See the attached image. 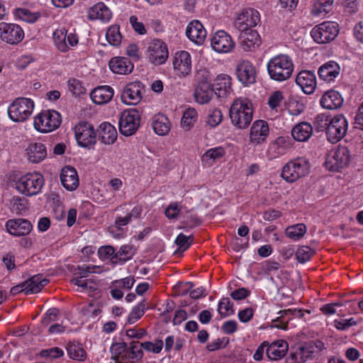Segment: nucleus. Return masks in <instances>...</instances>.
I'll return each mask as SVG.
<instances>
[{
	"label": "nucleus",
	"instance_id": "nucleus-31",
	"mask_svg": "<svg viewBox=\"0 0 363 363\" xmlns=\"http://www.w3.org/2000/svg\"><path fill=\"white\" fill-rule=\"evenodd\" d=\"M231 77L227 74H220L212 85L215 94L218 97H225L232 91Z\"/></svg>",
	"mask_w": 363,
	"mask_h": 363
},
{
	"label": "nucleus",
	"instance_id": "nucleus-12",
	"mask_svg": "<svg viewBox=\"0 0 363 363\" xmlns=\"http://www.w3.org/2000/svg\"><path fill=\"white\" fill-rule=\"evenodd\" d=\"M74 134L77 144L80 147H89L96 142L94 128L89 122L79 123L74 128Z\"/></svg>",
	"mask_w": 363,
	"mask_h": 363
},
{
	"label": "nucleus",
	"instance_id": "nucleus-7",
	"mask_svg": "<svg viewBox=\"0 0 363 363\" xmlns=\"http://www.w3.org/2000/svg\"><path fill=\"white\" fill-rule=\"evenodd\" d=\"M308 172V163L303 159H297L289 161L283 167L281 176L286 182L292 183L306 176Z\"/></svg>",
	"mask_w": 363,
	"mask_h": 363
},
{
	"label": "nucleus",
	"instance_id": "nucleus-62",
	"mask_svg": "<svg viewBox=\"0 0 363 363\" xmlns=\"http://www.w3.org/2000/svg\"><path fill=\"white\" fill-rule=\"evenodd\" d=\"M64 352L59 347H52L47 350H43L40 352V355L43 357H50L51 359H56L62 357Z\"/></svg>",
	"mask_w": 363,
	"mask_h": 363
},
{
	"label": "nucleus",
	"instance_id": "nucleus-2",
	"mask_svg": "<svg viewBox=\"0 0 363 363\" xmlns=\"http://www.w3.org/2000/svg\"><path fill=\"white\" fill-rule=\"evenodd\" d=\"M267 69L272 79L277 82H284L291 77L294 71V64L289 55L279 54L268 61Z\"/></svg>",
	"mask_w": 363,
	"mask_h": 363
},
{
	"label": "nucleus",
	"instance_id": "nucleus-47",
	"mask_svg": "<svg viewBox=\"0 0 363 363\" xmlns=\"http://www.w3.org/2000/svg\"><path fill=\"white\" fill-rule=\"evenodd\" d=\"M15 14L19 19L30 23L35 22L41 16L39 12H31L27 9L21 8L16 9Z\"/></svg>",
	"mask_w": 363,
	"mask_h": 363
},
{
	"label": "nucleus",
	"instance_id": "nucleus-33",
	"mask_svg": "<svg viewBox=\"0 0 363 363\" xmlns=\"http://www.w3.org/2000/svg\"><path fill=\"white\" fill-rule=\"evenodd\" d=\"M340 72L339 65L335 61H329L320 67L318 75L321 79L330 82L339 75Z\"/></svg>",
	"mask_w": 363,
	"mask_h": 363
},
{
	"label": "nucleus",
	"instance_id": "nucleus-39",
	"mask_svg": "<svg viewBox=\"0 0 363 363\" xmlns=\"http://www.w3.org/2000/svg\"><path fill=\"white\" fill-rule=\"evenodd\" d=\"M214 90L212 85H204L203 86H196L194 92V97L200 104L208 103L213 96Z\"/></svg>",
	"mask_w": 363,
	"mask_h": 363
},
{
	"label": "nucleus",
	"instance_id": "nucleus-51",
	"mask_svg": "<svg viewBox=\"0 0 363 363\" xmlns=\"http://www.w3.org/2000/svg\"><path fill=\"white\" fill-rule=\"evenodd\" d=\"M233 306L229 298H223L219 302L218 312L222 317H227L234 313Z\"/></svg>",
	"mask_w": 363,
	"mask_h": 363
},
{
	"label": "nucleus",
	"instance_id": "nucleus-19",
	"mask_svg": "<svg viewBox=\"0 0 363 363\" xmlns=\"http://www.w3.org/2000/svg\"><path fill=\"white\" fill-rule=\"evenodd\" d=\"M173 67L177 75L186 77L191 72V57L187 51H179L174 54Z\"/></svg>",
	"mask_w": 363,
	"mask_h": 363
},
{
	"label": "nucleus",
	"instance_id": "nucleus-27",
	"mask_svg": "<svg viewBox=\"0 0 363 363\" xmlns=\"http://www.w3.org/2000/svg\"><path fill=\"white\" fill-rule=\"evenodd\" d=\"M111 70L119 74H128L133 72L134 65L130 60L125 57H115L108 63Z\"/></svg>",
	"mask_w": 363,
	"mask_h": 363
},
{
	"label": "nucleus",
	"instance_id": "nucleus-55",
	"mask_svg": "<svg viewBox=\"0 0 363 363\" xmlns=\"http://www.w3.org/2000/svg\"><path fill=\"white\" fill-rule=\"evenodd\" d=\"M313 255V250L308 246L300 247L296 252V258L300 263L309 261Z\"/></svg>",
	"mask_w": 363,
	"mask_h": 363
},
{
	"label": "nucleus",
	"instance_id": "nucleus-32",
	"mask_svg": "<svg viewBox=\"0 0 363 363\" xmlns=\"http://www.w3.org/2000/svg\"><path fill=\"white\" fill-rule=\"evenodd\" d=\"M113 96V90L109 86H98L90 93L92 101L99 105L108 103Z\"/></svg>",
	"mask_w": 363,
	"mask_h": 363
},
{
	"label": "nucleus",
	"instance_id": "nucleus-30",
	"mask_svg": "<svg viewBox=\"0 0 363 363\" xmlns=\"http://www.w3.org/2000/svg\"><path fill=\"white\" fill-rule=\"evenodd\" d=\"M88 17L90 20L108 22L112 17V13L104 3L99 2L88 10Z\"/></svg>",
	"mask_w": 363,
	"mask_h": 363
},
{
	"label": "nucleus",
	"instance_id": "nucleus-52",
	"mask_svg": "<svg viewBox=\"0 0 363 363\" xmlns=\"http://www.w3.org/2000/svg\"><path fill=\"white\" fill-rule=\"evenodd\" d=\"M222 120L223 114L220 110L215 108L209 111L206 123L211 128H215L221 123Z\"/></svg>",
	"mask_w": 363,
	"mask_h": 363
},
{
	"label": "nucleus",
	"instance_id": "nucleus-41",
	"mask_svg": "<svg viewBox=\"0 0 363 363\" xmlns=\"http://www.w3.org/2000/svg\"><path fill=\"white\" fill-rule=\"evenodd\" d=\"M67 351L69 357L74 360L84 361L86 358V352L82 344L79 342H69L67 345Z\"/></svg>",
	"mask_w": 363,
	"mask_h": 363
},
{
	"label": "nucleus",
	"instance_id": "nucleus-42",
	"mask_svg": "<svg viewBox=\"0 0 363 363\" xmlns=\"http://www.w3.org/2000/svg\"><path fill=\"white\" fill-rule=\"evenodd\" d=\"M127 343L113 342L112 343L110 352L111 353V359L115 361V363H125L123 360L124 354H126Z\"/></svg>",
	"mask_w": 363,
	"mask_h": 363
},
{
	"label": "nucleus",
	"instance_id": "nucleus-20",
	"mask_svg": "<svg viewBox=\"0 0 363 363\" xmlns=\"http://www.w3.org/2000/svg\"><path fill=\"white\" fill-rule=\"evenodd\" d=\"M211 43L212 48L220 53L230 52L235 45L230 35L222 30L214 34Z\"/></svg>",
	"mask_w": 363,
	"mask_h": 363
},
{
	"label": "nucleus",
	"instance_id": "nucleus-63",
	"mask_svg": "<svg viewBox=\"0 0 363 363\" xmlns=\"http://www.w3.org/2000/svg\"><path fill=\"white\" fill-rule=\"evenodd\" d=\"M344 12L348 15H352L357 12L358 4L357 0H343L342 3Z\"/></svg>",
	"mask_w": 363,
	"mask_h": 363
},
{
	"label": "nucleus",
	"instance_id": "nucleus-15",
	"mask_svg": "<svg viewBox=\"0 0 363 363\" xmlns=\"http://www.w3.org/2000/svg\"><path fill=\"white\" fill-rule=\"evenodd\" d=\"M347 128L348 123L343 115L339 114L334 116L330 121L326 133L328 140L333 143L338 142L345 135Z\"/></svg>",
	"mask_w": 363,
	"mask_h": 363
},
{
	"label": "nucleus",
	"instance_id": "nucleus-13",
	"mask_svg": "<svg viewBox=\"0 0 363 363\" xmlns=\"http://www.w3.org/2000/svg\"><path fill=\"white\" fill-rule=\"evenodd\" d=\"M169 52L166 43L160 39H153L147 43V57L157 65L164 64L167 60Z\"/></svg>",
	"mask_w": 363,
	"mask_h": 363
},
{
	"label": "nucleus",
	"instance_id": "nucleus-59",
	"mask_svg": "<svg viewBox=\"0 0 363 363\" xmlns=\"http://www.w3.org/2000/svg\"><path fill=\"white\" fill-rule=\"evenodd\" d=\"M98 255L101 259L106 260L110 259L112 262V257H115L116 252L112 246L106 245L99 248Z\"/></svg>",
	"mask_w": 363,
	"mask_h": 363
},
{
	"label": "nucleus",
	"instance_id": "nucleus-54",
	"mask_svg": "<svg viewBox=\"0 0 363 363\" xmlns=\"http://www.w3.org/2000/svg\"><path fill=\"white\" fill-rule=\"evenodd\" d=\"M195 80L197 83L196 86H203L204 85H212L211 83L210 72L206 69H199L195 74Z\"/></svg>",
	"mask_w": 363,
	"mask_h": 363
},
{
	"label": "nucleus",
	"instance_id": "nucleus-10",
	"mask_svg": "<svg viewBox=\"0 0 363 363\" xmlns=\"http://www.w3.org/2000/svg\"><path fill=\"white\" fill-rule=\"evenodd\" d=\"M324 349V343L318 340L304 343L294 352H290V359L294 363H303L312 357L313 354Z\"/></svg>",
	"mask_w": 363,
	"mask_h": 363
},
{
	"label": "nucleus",
	"instance_id": "nucleus-50",
	"mask_svg": "<svg viewBox=\"0 0 363 363\" xmlns=\"http://www.w3.org/2000/svg\"><path fill=\"white\" fill-rule=\"evenodd\" d=\"M141 345L143 350L154 354H158L162 351L164 342L162 339H156L154 342L146 341L141 342Z\"/></svg>",
	"mask_w": 363,
	"mask_h": 363
},
{
	"label": "nucleus",
	"instance_id": "nucleus-37",
	"mask_svg": "<svg viewBox=\"0 0 363 363\" xmlns=\"http://www.w3.org/2000/svg\"><path fill=\"white\" fill-rule=\"evenodd\" d=\"M49 280L43 278L41 274H36L25 281L27 287L26 294L40 292L46 286Z\"/></svg>",
	"mask_w": 363,
	"mask_h": 363
},
{
	"label": "nucleus",
	"instance_id": "nucleus-24",
	"mask_svg": "<svg viewBox=\"0 0 363 363\" xmlns=\"http://www.w3.org/2000/svg\"><path fill=\"white\" fill-rule=\"evenodd\" d=\"M296 83L306 94H312L316 87V77L313 72L302 70L296 76Z\"/></svg>",
	"mask_w": 363,
	"mask_h": 363
},
{
	"label": "nucleus",
	"instance_id": "nucleus-8",
	"mask_svg": "<svg viewBox=\"0 0 363 363\" xmlns=\"http://www.w3.org/2000/svg\"><path fill=\"white\" fill-rule=\"evenodd\" d=\"M339 33L338 24L333 21H325L315 26L311 31V37L320 44L333 40Z\"/></svg>",
	"mask_w": 363,
	"mask_h": 363
},
{
	"label": "nucleus",
	"instance_id": "nucleus-3",
	"mask_svg": "<svg viewBox=\"0 0 363 363\" xmlns=\"http://www.w3.org/2000/svg\"><path fill=\"white\" fill-rule=\"evenodd\" d=\"M44 184V178L41 174L27 173L16 181V188L21 194L26 196H32L41 191Z\"/></svg>",
	"mask_w": 363,
	"mask_h": 363
},
{
	"label": "nucleus",
	"instance_id": "nucleus-49",
	"mask_svg": "<svg viewBox=\"0 0 363 363\" xmlns=\"http://www.w3.org/2000/svg\"><path fill=\"white\" fill-rule=\"evenodd\" d=\"M197 111L193 108H187L182 118L181 124L184 127H190L197 119Z\"/></svg>",
	"mask_w": 363,
	"mask_h": 363
},
{
	"label": "nucleus",
	"instance_id": "nucleus-38",
	"mask_svg": "<svg viewBox=\"0 0 363 363\" xmlns=\"http://www.w3.org/2000/svg\"><path fill=\"white\" fill-rule=\"evenodd\" d=\"M152 125L155 133L159 135H165L170 130V122L167 117L163 114L155 116Z\"/></svg>",
	"mask_w": 363,
	"mask_h": 363
},
{
	"label": "nucleus",
	"instance_id": "nucleus-40",
	"mask_svg": "<svg viewBox=\"0 0 363 363\" xmlns=\"http://www.w3.org/2000/svg\"><path fill=\"white\" fill-rule=\"evenodd\" d=\"M279 313H281V316L278 317L277 319L274 320V326L282 330H286L287 328L288 325V320L285 321L284 320H283L284 316H294L298 318H301L303 316V311L301 310L296 309H288L281 311Z\"/></svg>",
	"mask_w": 363,
	"mask_h": 363
},
{
	"label": "nucleus",
	"instance_id": "nucleus-43",
	"mask_svg": "<svg viewBox=\"0 0 363 363\" xmlns=\"http://www.w3.org/2000/svg\"><path fill=\"white\" fill-rule=\"evenodd\" d=\"M142 213V208L140 206L134 207L130 212L127 213L126 216H117L115 220V225L118 229L121 228L122 226L126 225L130 223L133 218H138Z\"/></svg>",
	"mask_w": 363,
	"mask_h": 363
},
{
	"label": "nucleus",
	"instance_id": "nucleus-25",
	"mask_svg": "<svg viewBox=\"0 0 363 363\" xmlns=\"http://www.w3.org/2000/svg\"><path fill=\"white\" fill-rule=\"evenodd\" d=\"M62 186L69 191L75 190L79 186V177L77 170L70 166L62 168L60 173Z\"/></svg>",
	"mask_w": 363,
	"mask_h": 363
},
{
	"label": "nucleus",
	"instance_id": "nucleus-29",
	"mask_svg": "<svg viewBox=\"0 0 363 363\" xmlns=\"http://www.w3.org/2000/svg\"><path fill=\"white\" fill-rule=\"evenodd\" d=\"M343 101V98L338 91L330 89L322 96L320 104L325 109L333 110L341 107Z\"/></svg>",
	"mask_w": 363,
	"mask_h": 363
},
{
	"label": "nucleus",
	"instance_id": "nucleus-9",
	"mask_svg": "<svg viewBox=\"0 0 363 363\" xmlns=\"http://www.w3.org/2000/svg\"><path fill=\"white\" fill-rule=\"evenodd\" d=\"M141 116L136 108L125 110L119 119V130L122 135L130 136L134 134L140 125Z\"/></svg>",
	"mask_w": 363,
	"mask_h": 363
},
{
	"label": "nucleus",
	"instance_id": "nucleus-56",
	"mask_svg": "<svg viewBox=\"0 0 363 363\" xmlns=\"http://www.w3.org/2000/svg\"><path fill=\"white\" fill-rule=\"evenodd\" d=\"M329 116L324 113L316 116L314 121V126L318 132H322L328 129L330 125Z\"/></svg>",
	"mask_w": 363,
	"mask_h": 363
},
{
	"label": "nucleus",
	"instance_id": "nucleus-4",
	"mask_svg": "<svg viewBox=\"0 0 363 363\" xmlns=\"http://www.w3.org/2000/svg\"><path fill=\"white\" fill-rule=\"evenodd\" d=\"M34 108L33 100L21 97L15 99L8 108L9 117L13 122H23L32 114Z\"/></svg>",
	"mask_w": 363,
	"mask_h": 363
},
{
	"label": "nucleus",
	"instance_id": "nucleus-21",
	"mask_svg": "<svg viewBox=\"0 0 363 363\" xmlns=\"http://www.w3.org/2000/svg\"><path fill=\"white\" fill-rule=\"evenodd\" d=\"M269 126L265 121L257 120L255 121L250 128V143L257 145L264 142L269 135Z\"/></svg>",
	"mask_w": 363,
	"mask_h": 363
},
{
	"label": "nucleus",
	"instance_id": "nucleus-1",
	"mask_svg": "<svg viewBox=\"0 0 363 363\" xmlns=\"http://www.w3.org/2000/svg\"><path fill=\"white\" fill-rule=\"evenodd\" d=\"M252 104L247 98L235 99L229 111L232 123L240 129H245L249 126L252 120Z\"/></svg>",
	"mask_w": 363,
	"mask_h": 363
},
{
	"label": "nucleus",
	"instance_id": "nucleus-64",
	"mask_svg": "<svg viewBox=\"0 0 363 363\" xmlns=\"http://www.w3.org/2000/svg\"><path fill=\"white\" fill-rule=\"evenodd\" d=\"M228 341L229 340L228 337H223L221 339L218 338L214 341L208 343L206 346V348L208 351L211 352L216 351L220 348L225 347L228 345Z\"/></svg>",
	"mask_w": 363,
	"mask_h": 363
},
{
	"label": "nucleus",
	"instance_id": "nucleus-6",
	"mask_svg": "<svg viewBox=\"0 0 363 363\" xmlns=\"http://www.w3.org/2000/svg\"><path fill=\"white\" fill-rule=\"evenodd\" d=\"M350 157L348 148L346 146L339 145L330 150L326 157L325 166L330 171H339L348 165Z\"/></svg>",
	"mask_w": 363,
	"mask_h": 363
},
{
	"label": "nucleus",
	"instance_id": "nucleus-60",
	"mask_svg": "<svg viewBox=\"0 0 363 363\" xmlns=\"http://www.w3.org/2000/svg\"><path fill=\"white\" fill-rule=\"evenodd\" d=\"M357 324V321L353 318L348 319L342 318L334 321V326L339 330H346L349 328L356 325Z\"/></svg>",
	"mask_w": 363,
	"mask_h": 363
},
{
	"label": "nucleus",
	"instance_id": "nucleus-23",
	"mask_svg": "<svg viewBox=\"0 0 363 363\" xmlns=\"http://www.w3.org/2000/svg\"><path fill=\"white\" fill-rule=\"evenodd\" d=\"M239 42L242 49L246 52H249L260 45L261 38L256 30L251 29L240 32Z\"/></svg>",
	"mask_w": 363,
	"mask_h": 363
},
{
	"label": "nucleus",
	"instance_id": "nucleus-5",
	"mask_svg": "<svg viewBox=\"0 0 363 363\" xmlns=\"http://www.w3.org/2000/svg\"><path fill=\"white\" fill-rule=\"evenodd\" d=\"M60 114L54 110L44 111L34 118L35 128L41 133H48L57 129L61 124Z\"/></svg>",
	"mask_w": 363,
	"mask_h": 363
},
{
	"label": "nucleus",
	"instance_id": "nucleus-53",
	"mask_svg": "<svg viewBox=\"0 0 363 363\" xmlns=\"http://www.w3.org/2000/svg\"><path fill=\"white\" fill-rule=\"evenodd\" d=\"M106 37L108 42L113 45H118L121 42V35L117 26H111L106 31Z\"/></svg>",
	"mask_w": 363,
	"mask_h": 363
},
{
	"label": "nucleus",
	"instance_id": "nucleus-44",
	"mask_svg": "<svg viewBox=\"0 0 363 363\" xmlns=\"http://www.w3.org/2000/svg\"><path fill=\"white\" fill-rule=\"evenodd\" d=\"M133 254L134 252L130 246L123 245L116 252L115 257H112V262L113 264H124L132 258Z\"/></svg>",
	"mask_w": 363,
	"mask_h": 363
},
{
	"label": "nucleus",
	"instance_id": "nucleus-14",
	"mask_svg": "<svg viewBox=\"0 0 363 363\" xmlns=\"http://www.w3.org/2000/svg\"><path fill=\"white\" fill-rule=\"evenodd\" d=\"M24 38V31L16 23H0V39L8 44L16 45Z\"/></svg>",
	"mask_w": 363,
	"mask_h": 363
},
{
	"label": "nucleus",
	"instance_id": "nucleus-61",
	"mask_svg": "<svg viewBox=\"0 0 363 363\" xmlns=\"http://www.w3.org/2000/svg\"><path fill=\"white\" fill-rule=\"evenodd\" d=\"M135 279L132 276L127 277L124 279L116 280L112 282L113 286H116L117 288L124 289H130L134 283Z\"/></svg>",
	"mask_w": 363,
	"mask_h": 363
},
{
	"label": "nucleus",
	"instance_id": "nucleus-17",
	"mask_svg": "<svg viewBox=\"0 0 363 363\" xmlns=\"http://www.w3.org/2000/svg\"><path fill=\"white\" fill-rule=\"evenodd\" d=\"M52 38L56 48L61 52H67L70 47L78 44V36L72 33H67L65 28H58L52 34Z\"/></svg>",
	"mask_w": 363,
	"mask_h": 363
},
{
	"label": "nucleus",
	"instance_id": "nucleus-36",
	"mask_svg": "<svg viewBox=\"0 0 363 363\" xmlns=\"http://www.w3.org/2000/svg\"><path fill=\"white\" fill-rule=\"evenodd\" d=\"M100 140L105 144H113L117 138V132L111 123L104 122L99 126L98 130Z\"/></svg>",
	"mask_w": 363,
	"mask_h": 363
},
{
	"label": "nucleus",
	"instance_id": "nucleus-48",
	"mask_svg": "<svg viewBox=\"0 0 363 363\" xmlns=\"http://www.w3.org/2000/svg\"><path fill=\"white\" fill-rule=\"evenodd\" d=\"M148 307L145 301H140L136 306H135L132 311L130 313L128 318L129 324H133L139 320L147 310Z\"/></svg>",
	"mask_w": 363,
	"mask_h": 363
},
{
	"label": "nucleus",
	"instance_id": "nucleus-58",
	"mask_svg": "<svg viewBox=\"0 0 363 363\" xmlns=\"http://www.w3.org/2000/svg\"><path fill=\"white\" fill-rule=\"evenodd\" d=\"M193 235L187 237L184 234L180 233L177 237L174 242L180 249L186 250L191 246L193 242Z\"/></svg>",
	"mask_w": 363,
	"mask_h": 363
},
{
	"label": "nucleus",
	"instance_id": "nucleus-28",
	"mask_svg": "<svg viewBox=\"0 0 363 363\" xmlns=\"http://www.w3.org/2000/svg\"><path fill=\"white\" fill-rule=\"evenodd\" d=\"M288 349L287 342L284 340H279L272 342L271 344L268 342L266 354L269 359L277 361L286 355Z\"/></svg>",
	"mask_w": 363,
	"mask_h": 363
},
{
	"label": "nucleus",
	"instance_id": "nucleus-26",
	"mask_svg": "<svg viewBox=\"0 0 363 363\" xmlns=\"http://www.w3.org/2000/svg\"><path fill=\"white\" fill-rule=\"evenodd\" d=\"M186 35L188 38L196 44L201 45L206 37V31L199 21H193L189 23Z\"/></svg>",
	"mask_w": 363,
	"mask_h": 363
},
{
	"label": "nucleus",
	"instance_id": "nucleus-35",
	"mask_svg": "<svg viewBox=\"0 0 363 363\" xmlns=\"http://www.w3.org/2000/svg\"><path fill=\"white\" fill-rule=\"evenodd\" d=\"M313 127L309 123L301 122L296 125L292 130L293 138L300 142L307 141L312 135Z\"/></svg>",
	"mask_w": 363,
	"mask_h": 363
},
{
	"label": "nucleus",
	"instance_id": "nucleus-16",
	"mask_svg": "<svg viewBox=\"0 0 363 363\" xmlns=\"http://www.w3.org/2000/svg\"><path fill=\"white\" fill-rule=\"evenodd\" d=\"M145 91V86L140 82H130L123 88L121 101L127 105H136L141 101Z\"/></svg>",
	"mask_w": 363,
	"mask_h": 363
},
{
	"label": "nucleus",
	"instance_id": "nucleus-57",
	"mask_svg": "<svg viewBox=\"0 0 363 363\" xmlns=\"http://www.w3.org/2000/svg\"><path fill=\"white\" fill-rule=\"evenodd\" d=\"M185 220L183 222V225L180 228H194L201 223L200 219L196 214L187 211L185 216Z\"/></svg>",
	"mask_w": 363,
	"mask_h": 363
},
{
	"label": "nucleus",
	"instance_id": "nucleus-45",
	"mask_svg": "<svg viewBox=\"0 0 363 363\" xmlns=\"http://www.w3.org/2000/svg\"><path fill=\"white\" fill-rule=\"evenodd\" d=\"M225 150L222 147H216L208 150L202 156V160L208 164H213L217 160L225 155Z\"/></svg>",
	"mask_w": 363,
	"mask_h": 363
},
{
	"label": "nucleus",
	"instance_id": "nucleus-22",
	"mask_svg": "<svg viewBox=\"0 0 363 363\" xmlns=\"http://www.w3.org/2000/svg\"><path fill=\"white\" fill-rule=\"evenodd\" d=\"M6 228L11 235L24 236L31 231L32 224L26 219H11L6 223Z\"/></svg>",
	"mask_w": 363,
	"mask_h": 363
},
{
	"label": "nucleus",
	"instance_id": "nucleus-18",
	"mask_svg": "<svg viewBox=\"0 0 363 363\" xmlns=\"http://www.w3.org/2000/svg\"><path fill=\"white\" fill-rule=\"evenodd\" d=\"M236 76L243 85L252 84L256 82V69L250 61L242 60L236 67Z\"/></svg>",
	"mask_w": 363,
	"mask_h": 363
},
{
	"label": "nucleus",
	"instance_id": "nucleus-34",
	"mask_svg": "<svg viewBox=\"0 0 363 363\" xmlns=\"http://www.w3.org/2000/svg\"><path fill=\"white\" fill-rule=\"evenodd\" d=\"M28 160L32 163H39L47 157V150L43 143H34L26 149Z\"/></svg>",
	"mask_w": 363,
	"mask_h": 363
},
{
	"label": "nucleus",
	"instance_id": "nucleus-11",
	"mask_svg": "<svg viewBox=\"0 0 363 363\" xmlns=\"http://www.w3.org/2000/svg\"><path fill=\"white\" fill-rule=\"evenodd\" d=\"M260 21L259 13L252 8L243 9L234 21V27L240 32L251 30Z\"/></svg>",
	"mask_w": 363,
	"mask_h": 363
},
{
	"label": "nucleus",
	"instance_id": "nucleus-46",
	"mask_svg": "<svg viewBox=\"0 0 363 363\" xmlns=\"http://www.w3.org/2000/svg\"><path fill=\"white\" fill-rule=\"evenodd\" d=\"M306 233V226L303 223H298L286 228L285 233L293 240H298Z\"/></svg>",
	"mask_w": 363,
	"mask_h": 363
}]
</instances>
